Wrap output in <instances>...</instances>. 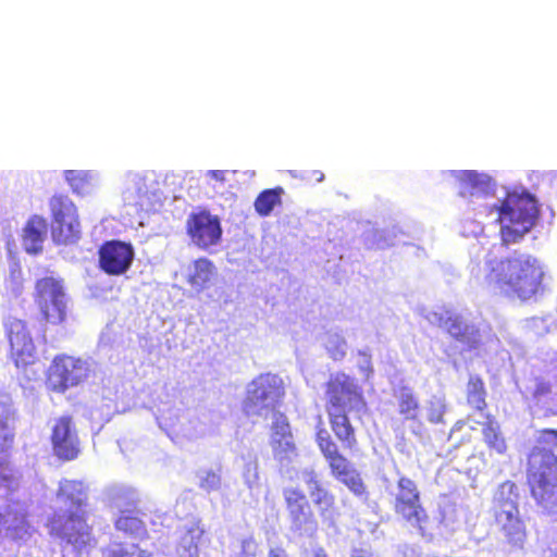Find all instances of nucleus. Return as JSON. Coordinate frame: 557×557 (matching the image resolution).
I'll return each mask as SVG.
<instances>
[{
	"label": "nucleus",
	"mask_w": 557,
	"mask_h": 557,
	"mask_svg": "<svg viewBox=\"0 0 557 557\" xmlns=\"http://www.w3.org/2000/svg\"><path fill=\"white\" fill-rule=\"evenodd\" d=\"M350 557H374V555L363 548H355L352 549Z\"/></svg>",
	"instance_id": "79ce46f5"
},
{
	"label": "nucleus",
	"mask_w": 557,
	"mask_h": 557,
	"mask_svg": "<svg viewBox=\"0 0 557 557\" xmlns=\"http://www.w3.org/2000/svg\"><path fill=\"white\" fill-rule=\"evenodd\" d=\"M57 495L73 504L76 511L53 512L47 522L50 535L61 539L75 549L87 547L94 537L92 528L87 522V512L82 510L86 502L82 483L64 481L60 484Z\"/></svg>",
	"instance_id": "7ed1b4c3"
},
{
	"label": "nucleus",
	"mask_w": 557,
	"mask_h": 557,
	"mask_svg": "<svg viewBox=\"0 0 557 557\" xmlns=\"http://www.w3.org/2000/svg\"><path fill=\"white\" fill-rule=\"evenodd\" d=\"M483 441L490 450L504 453L507 448L506 437L504 436L499 423L490 414L482 428Z\"/></svg>",
	"instance_id": "393cba45"
},
{
	"label": "nucleus",
	"mask_w": 557,
	"mask_h": 557,
	"mask_svg": "<svg viewBox=\"0 0 557 557\" xmlns=\"http://www.w3.org/2000/svg\"><path fill=\"white\" fill-rule=\"evenodd\" d=\"M64 178L76 194H83L89 186V174L83 171L67 170Z\"/></svg>",
	"instance_id": "c85d7f7f"
},
{
	"label": "nucleus",
	"mask_w": 557,
	"mask_h": 557,
	"mask_svg": "<svg viewBox=\"0 0 557 557\" xmlns=\"http://www.w3.org/2000/svg\"><path fill=\"white\" fill-rule=\"evenodd\" d=\"M397 412L404 421H420L422 413L418 396L407 386L400 387L394 394Z\"/></svg>",
	"instance_id": "412c9836"
},
{
	"label": "nucleus",
	"mask_w": 557,
	"mask_h": 557,
	"mask_svg": "<svg viewBox=\"0 0 557 557\" xmlns=\"http://www.w3.org/2000/svg\"><path fill=\"white\" fill-rule=\"evenodd\" d=\"M89 372V366L83 358L58 354L52 358L45 372V385L51 393L64 394L86 382Z\"/></svg>",
	"instance_id": "6e6552de"
},
{
	"label": "nucleus",
	"mask_w": 557,
	"mask_h": 557,
	"mask_svg": "<svg viewBox=\"0 0 557 557\" xmlns=\"http://www.w3.org/2000/svg\"><path fill=\"white\" fill-rule=\"evenodd\" d=\"M465 426V423H458L456 424V426L451 430L450 432V437L451 438H456V441H459V432L461 431V429Z\"/></svg>",
	"instance_id": "37998d69"
},
{
	"label": "nucleus",
	"mask_w": 557,
	"mask_h": 557,
	"mask_svg": "<svg viewBox=\"0 0 557 557\" xmlns=\"http://www.w3.org/2000/svg\"><path fill=\"white\" fill-rule=\"evenodd\" d=\"M5 534L13 541L23 540L30 534V524L27 520V513L12 509L0 512V534Z\"/></svg>",
	"instance_id": "6ab92c4d"
},
{
	"label": "nucleus",
	"mask_w": 557,
	"mask_h": 557,
	"mask_svg": "<svg viewBox=\"0 0 557 557\" xmlns=\"http://www.w3.org/2000/svg\"><path fill=\"white\" fill-rule=\"evenodd\" d=\"M498 221L506 222L500 228L505 245L519 242L534 225L539 216L536 199L529 193H509L497 207Z\"/></svg>",
	"instance_id": "20e7f679"
},
{
	"label": "nucleus",
	"mask_w": 557,
	"mask_h": 557,
	"mask_svg": "<svg viewBox=\"0 0 557 557\" xmlns=\"http://www.w3.org/2000/svg\"><path fill=\"white\" fill-rule=\"evenodd\" d=\"M366 410L367 401L356 380L343 372L331 375L325 383V411L343 449L352 450L357 445L355 429L348 414Z\"/></svg>",
	"instance_id": "f03ea898"
},
{
	"label": "nucleus",
	"mask_w": 557,
	"mask_h": 557,
	"mask_svg": "<svg viewBox=\"0 0 557 557\" xmlns=\"http://www.w3.org/2000/svg\"><path fill=\"white\" fill-rule=\"evenodd\" d=\"M117 531L123 532L125 535L134 537H144L147 535L145 522L140 518V512L134 509H124L120 511L117 519L114 522Z\"/></svg>",
	"instance_id": "4be33fe9"
},
{
	"label": "nucleus",
	"mask_w": 557,
	"mask_h": 557,
	"mask_svg": "<svg viewBox=\"0 0 557 557\" xmlns=\"http://www.w3.org/2000/svg\"><path fill=\"white\" fill-rule=\"evenodd\" d=\"M527 482L536 504L557 512V456L542 455L540 465L529 470Z\"/></svg>",
	"instance_id": "9b49d317"
},
{
	"label": "nucleus",
	"mask_w": 557,
	"mask_h": 557,
	"mask_svg": "<svg viewBox=\"0 0 557 557\" xmlns=\"http://www.w3.org/2000/svg\"><path fill=\"white\" fill-rule=\"evenodd\" d=\"M286 391L285 385L277 374L261 373L256 376L246 389L242 409L246 416L260 414L262 409L283 404Z\"/></svg>",
	"instance_id": "9d476101"
},
{
	"label": "nucleus",
	"mask_w": 557,
	"mask_h": 557,
	"mask_svg": "<svg viewBox=\"0 0 557 557\" xmlns=\"http://www.w3.org/2000/svg\"><path fill=\"white\" fill-rule=\"evenodd\" d=\"M446 331L457 341L465 342L468 338V326L457 318L445 321Z\"/></svg>",
	"instance_id": "473e14b6"
},
{
	"label": "nucleus",
	"mask_w": 557,
	"mask_h": 557,
	"mask_svg": "<svg viewBox=\"0 0 557 557\" xmlns=\"http://www.w3.org/2000/svg\"><path fill=\"white\" fill-rule=\"evenodd\" d=\"M487 391L484 380L479 375H470L466 385V401L476 411L483 412L487 408Z\"/></svg>",
	"instance_id": "b1692460"
},
{
	"label": "nucleus",
	"mask_w": 557,
	"mask_h": 557,
	"mask_svg": "<svg viewBox=\"0 0 557 557\" xmlns=\"http://www.w3.org/2000/svg\"><path fill=\"white\" fill-rule=\"evenodd\" d=\"M47 221L39 215L28 219L23 230V245L27 252L38 253L42 250V243L47 235Z\"/></svg>",
	"instance_id": "aec40b11"
},
{
	"label": "nucleus",
	"mask_w": 557,
	"mask_h": 557,
	"mask_svg": "<svg viewBox=\"0 0 557 557\" xmlns=\"http://www.w3.org/2000/svg\"><path fill=\"white\" fill-rule=\"evenodd\" d=\"M305 482L309 488L312 503L319 509L322 520L329 527H335L336 517L339 516L335 495L326 488L314 472H308Z\"/></svg>",
	"instance_id": "f3484780"
},
{
	"label": "nucleus",
	"mask_w": 557,
	"mask_h": 557,
	"mask_svg": "<svg viewBox=\"0 0 557 557\" xmlns=\"http://www.w3.org/2000/svg\"><path fill=\"white\" fill-rule=\"evenodd\" d=\"M14 442L13 428L8 417H0V453H7L12 448Z\"/></svg>",
	"instance_id": "2f4dec72"
},
{
	"label": "nucleus",
	"mask_w": 557,
	"mask_h": 557,
	"mask_svg": "<svg viewBox=\"0 0 557 557\" xmlns=\"http://www.w3.org/2000/svg\"><path fill=\"white\" fill-rule=\"evenodd\" d=\"M535 449L537 453H557V430H541L536 438Z\"/></svg>",
	"instance_id": "cd10ccee"
},
{
	"label": "nucleus",
	"mask_w": 557,
	"mask_h": 557,
	"mask_svg": "<svg viewBox=\"0 0 557 557\" xmlns=\"http://www.w3.org/2000/svg\"><path fill=\"white\" fill-rule=\"evenodd\" d=\"M33 300L38 310L39 320L46 325H61L67 319V296L64 281L60 276L48 274L37 278L34 284Z\"/></svg>",
	"instance_id": "39448f33"
},
{
	"label": "nucleus",
	"mask_w": 557,
	"mask_h": 557,
	"mask_svg": "<svg viewBox=\"0 0 557 557\" xmlns=\"http://www.w3.org/2000/svg\"><path fill=\"white\" fill-rule=\"evenodd\" d=\"M272 448L277 453H292L296 449L294 435L287 417L277 412L272 423L271 441Z\"/></svg>",
	"instance_id": "a211bd4d"
},
{
	"label": "nucleus",
	"mask_w": 557,
	"mask_h": 557,
	"mask_svg": "<svg viewBox=\"0 0 557 557\" xmlns=\"http://www.w3.org/2000/svg\"><path fill=\"white\" fill-rule=\"evenodd\" d=\"M339 480L357 496H363L367 494L366 486L356 470Z\"/></svg>",
	"instance_id": "72a5a7b5"
},
{
	"label": "nucleus",
	"mask_w": 557,
	"mask_h": 557,
	"mask_svg": "<svg viewBox=\"0 0 557 557\" xmlns=\"http://www.w3.org/2000/svg\"><path fill=\"white\" fill-rule=\"evenodd\" d=\"M546 273L535 257L515 253L503 259H487L485 283L495 293L521 302L536 300L546 292Z\"/></svg>",
	"instance_id": "f257e3e1"
},
{
	"label": "nucleus",
	"mask_w": 557,
	"mask_h": 557,
	"mask_svg": "<svg viewBox=\"0 0 557 557\" xmlns=\"http://www.w3.org/2000/svg\"><path fill=\"white\" fill-rule=\"evenodd\" d=\"M214 265L207 258H199L193 263V271L189 273L187 282L196 292H202L207 288L214 275Z\"/></svg>",
	"instance_id": "5701e85b"
},
{
	"label": "nucleus",
	"mask_w": 557,
	"mask_h": 557,
	"mask_svg": "<svg viewBox=\"0 0 557 557\" xmlns=\"http://www.w3.org/2000/svg\"><path fill=\"white\" fill-rule=\"evenodd\" d=\"M134 258L135 251L132 244L116 239L104 242L98 250L99 269L111 276L126 273Z\"/></svg>",
	"instance_id": "2eb2a0df"
},
{
	"label": "nucleus",
	"mask_w": 557,
	"mask_h": 557,
	"mask_svg": "<svg viewBox=\"0 0 557 557\" xmlns=\"http://www.w3.org/2000/svg\"><path fill=\"white\" fill-rule=\"evenodd\" d=\"M220 484V478L219 475H216L215 473L213 472H209L207 473V475L202 479L201 483H200V486L210 492L212 490H215L218 488Z\"/></svg>",
	"instance_id": "e433bc0d"
},
{
	"label": "nucleus",
	"mask_w": 557,
	"mask_h": 557,
	"mask_svg": "<svg viewBox=\"0 0 557 557\" xmlns=\"http://www.w3.org/2000/svg\"><path fill=\"white\" fill-rule=\"evenodd\" d=\"M550 392V384L545 381H539L536 383V386L534 388V396H543Z\"/></svg>",
	"instance_id": "58836bf2"
},
{
	"label": "nucleus",
	"mask_w": 557,
	"mask_h": 557,
	"mask_svg": "<svg viewBox=\"0 0 557 557\" xmlns=\"http://www.w3.org/2000/svg\"><path fill=\"white\" fill-rule=\"evenodd\" d=\"M61 457H63V460H71L73 459L76 455H69V454H65V455H60Z\"/></svg>",
	"instance_id": "de8ad7c7"
},
{
	"label": "nucleus",
	"mask_w": 557,
	"mask_h": 557,
	"mask_svg": "<svg viewBox=\"0 0 557 557\" xmlns=\"http://www.w3.org/2000/svg\"><path fill=\"white\" fill-rule=\"evenodd\" d=\"M268 557H289L287 550L283 546L271 547Z\"/></svg>",
	"instance_id": "a19ab883"
},
{
	"label": "nucleus",
	"mask_w": 557,
	"mask_h": 557,
	"mask_svg": "<svg viewBox=\"0 0 557 557\" xmlns=\"http://www.w3.org/2000/svg\"><path fill=\"white\" fill-rule=\"evenodd\" d=\"M207 176L215 182L224 183L226 181V171L210 170L207 172Z\"/></svg>",
	"instance_id": "ea45409f"
},
{
	"label": "nucleus",
	"mask_w": 557,
	"mask_h": 557,
	"mask_svg": "<svg viewBox=\"0 0 557 557\" xmlns=\"http://www.w3.org/2000/svg\"><path fill=\"white\" fill-rule=\"evenodd\" d=\"M50 443L54 453H79L82 441L73 416L55 418L51 425Z\"/></svg>",
	"instance_id": "dca6fc26"
},
{
	"label": "nucleus",
	"mask_w": 557,
	"mask_h": 557,
	"mask_svg": "<svg viewBox=\"0 0 557 557\" xmlns=\"http://www.w3.org/2000/svg\"><path fill=\"white\" fill-rule=\"evenodd\" d=\"M330 467L332 469V473L338 480L343 476H347L350 472H354L355 469L346 460L344 455H327Z\"/></svg>",
	"instance_id": "7c9ffc66"
},
{
	"label": "nucleus",
	"mask_w": 557,
	"mask_h": 557,
	"mask_svg": "<svg viewBox=\"0 0 557 557\" xmlns=\"http://www.w3.org/2000/svg\"><path fill=\"white\" fill-rule=\"evenodd\" d=\"M7 356L15 368L26 370L38 360L37 346L27 320L9 315L3 320Z\"/></svg>",
	"instance_id": "1a4fd4ad"
},
{
	"label": "nucleus",
	"mask_w": 557,
	"mask_h": 557,
	"mask_svg": "<svg viewBox=\"0 0 557 557\" xmlns=\"http://www.w3.org/2000/svg\"><path fill=\"white\" fill-rule=\"evenodd\" d=\"M104 557H151V555L138 545L126 547L123 544H117L109 548Z\"/></svg>",
	"instance_id": "c756f323"
},
{
	"label": "nucleus",
	"mask_w": 557,
	"mask_h": 557,
	"mask_svg": "<svg viewBox=\"0 0 557 557\" xmlns=\"http://www.w3.org/2000/svg\"><path fill=\"white\" fill-rule=\"evenodd\" d=\"M313 557H327V554L325 553L324 549L320 548V549L314 552Z\"/></svg>",
	"instance_id": "49530a36"
},
{
	"label": "nucleus",
	"mask_w": 557,
	"mask_h": 557,
	"mask_svg": "<svg viewBox=\"0 0 557 557\" xmlns=\"http://www.w3.org/2000/svg\"><path fill=\"white\" fill-rule=\"evenodd\" d=\"M257 547L258 544L253 539H245L242 541V553L245 556H255Z\"/></svg>",
	"instance_id": "4c0bfd02"
},
{
	"label": "nucleus",
	"mask_w": 557,
	"mask_h": 557,
	"mask_svg": "<svg viewBox=\"0 0 557 557\" xmlns=\"http://www.w3.org/2000/svg\"><path fill=\"white\" fill-rule=\"evenodd\" d=\"M482 186L480 174L475 171H463L459 176L458 195L462 198L473 196Z\"/></svg>",
	"instance_id": "bb28decb"
},
{
	"label": "nucleus",
	"mask_w": 557,
	"mask_h": 557,
	"mask_svg": "<svg viewBox=\"0 0 557 557\" xmlns=\"http://www.w3.org/2000/svg\"><path fill=\"white\" fill-rule=\"evenodd\" d=\"M344 355H345V351L343 349H336V350L331 351V356L335 360L342 359L344 357Z\"/></svg>",
	"instance_id": "c03bdc74"
},
{
	"label": "nucleus",
	"mask_w": 557,
	"mask_h": 557,
	"mask_svg": "<svg viewBox=\"0 0 557 557\" xmlns=\"http://www.w3.org/2000/svg\"><path fill=\"white\" fill-rule=\"evenodd\" d=\"M282 187H275L262 190L255 199L253 207L260 216H268L271 214L276 206L282 203Z\"/></svg>",
	"instance_id": "a878e982"
},
{
	"label": "nucleus",
	"mask_w": 557,
	"mask_h": 557,
	"mask_svg": "<svg viewBox=\"0 0 557 557\" xmlns=\"http://www.w3.org/2000/svg\"><path fill=\"white\" fill-rule=\"evenodd\" d=\"M185 227L191 243L201 249L216 245L222 237L219 216L205 209L191 212L186 220Z\"/></svg>",
	"instance_id": "4468645a"
},
{
	"label": "nucleus",
	"mask_w": 557,
	"mask_h": 557,
	"mask_svg": "<svg viewBox=\"0 0 557 557\" xmlns=\"http://www.w3.org/2000/svg\"><path fill=\"white\" fill-rule=\"evenodd\" d=\"M397 490L395 513L417 534L431 537L433 523L421 504L417 484L409 478L401 476L397 481Z\"/></svg>",
	"instance_id": "0eeeda50"
},
{
	"label": "nucleus",
	"mask_w": 557,
	"mask_h": 557,
	"mask_svg": "<svg viewBox=\"0 0 557 557\" xmlns=\"http://www.w3.org/2000/svg\"><path fill=\"white\" fill-rule=\"evenodd\" d=\"M446 406L441 399H432L428 407V420L431 423L438 424L444 421Z\"/></svg>",
	"instance_id": "f704fd0d"
},
{
	"label": "nucleus",
	"mask_w": 557,
	"mask_h": 557,
	"mask_svg": "<svg viewBox=\"0 0 557 557\" xmlns=\"http://www.w3.org/2000/svg\"><path fill=\"white\" fill-rule=\"evenodd\" d=\"M49 207L53 242L63 245L75 243L81 236V223L74 202L66 195H53Z\"/></svg>",
	"instance_id": "f8f14e48"
},
{
	"label": "nucleus",
	"mask_w": 557,
	"mask_h": 557,
	"mask_svg": "<svg viewBox=\"0 0 557 557\" xmlns=\"http://www.w3.org/2000/svg\"><path fill=\"white\" fill-rule=\"evenodd\" d=\"M517 499L516 484L510 481L502 483L494 499V517L507 541L512 545L522 546L528 532L524 521L520 517Z\"/></svg>",
	"instance_id": "423d86ee"
},
{
	"label": "nucleus",
	"mask_w": 557,
	"mask_h": 557,
	"mask_svg": "<svg viewBox=\"0 0 557 557\" xmlns=\"http://www.w3.org/2000/svg\"><path fill=\"white\" fill-rule=\"evenodd\" d=\"M282 494L290 532L298 537L314 535L319 529V522L306 494L298 487H286Z\"/></svg>",
	"instance_id": "ddd939ff"
},
{
	"label": "nucleus",
	"mask_w": 557,
	"mask_h": 557,
	"mask_svg": "<svg viewBox=\"0 0 557 557\" xmlns=\"http://www.w3.org/2000/svg\"><path fill=\"white\" fill-rule=\"evenodd\" d=\"M312 178L315 181V182H322L323 178H324V175L321 171H313L312 172Z\"/></svg>",
	"instance_id": "a18cd8bd"
},
{
	"label": "nucleus",
	"mask_w": 557,
	"mask_h": 557,
	"mask_svg": "<svg viewBox=\"0 0 557 557\" xmlns=\"http://www.w3.org/2000/svg\"><path fill=\"white\" fill-rule=\"evenodd\" d=\"M315 437L322 453H337V447L325 429H319Z\"/></svg>",
	"instance_id": "c9c22d12"
}]
</instances>
